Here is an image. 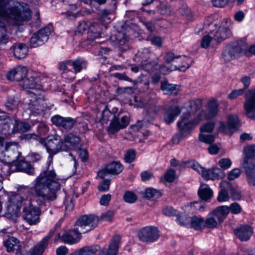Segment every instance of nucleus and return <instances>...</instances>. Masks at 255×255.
<instances>
[{
  "label": "nucleus",
  "instance_id": "5",
  "mask_svg": "<svg viewBox=\"0 0 255 255\" xmlns=\"http://www.w3.org/2000/svg\"><path fill=\"white\" fill-rule=\"evenodd\" d=\"M219 104L217 101L213 99L208 104L206 110L201 111L193 121H190L192 126L195 128L200 122L211 119L217 115L219 112Z\"/></svg>",
  "mask_w": 255,
  "mask_h": 255
},
{
  "label": "nucleus",
  "instance_id": "6",
  "mask_svg": "<svg viewBox=\"0 0 255 255\" xmlns=\"http://www.w3.org/2000/svg\"><path fill=\"white\" fill-rule=\"evenodd\" d=\"M40 143L46 149L51 159L53 155L63 150L62 139L57 134L49 135L47 138H42Z\"/></svg>",
  "mask_w": 255,
  "mask_h": 255
},
{
  "label": "nucleus",
  "instance_id": "12",
  "mask_svg": "<svg viewBox=\"0 0 255 255\" xmlns=\"http://www.w3.org/2000/svg\"><path fill=\"white\" fill-rule=\"evenodd\" d=\"M52 30V25L48 24L33 34L30 40L31 46L36 47L44 44L48 40Z\"/></svg>",
  "mask_w": 255,
  "mask_h": 255
},
{
  "label": "nucleus",
  "instance_id": "38",
  "mask_svg": "<svg viewBox=\"0 0 255 255\" xmlns=\"http://www.w3.org/2000/svg\"><path fill=\"white\" fill-rule=\"evenodd\" d=\"M161 89L165 94H176L177 90L174 85L169 84L166 81H162L161 83Z\"/></svg>",
  "mask_w": 255,
  "mask_h": 255
},
{
  "label": "nucleus",
  "instance_id": "30",
  "mask_svg": "<svg viewBox=\"0 0 255 255\" xmlns=\"http://www.w3.org/2000/svg\"><path fill=\"white\" fill-rule=\"evenodd\" d=\"M3 244L8 252L18 251L21 249L19 241L13 237L8 238L4 242Z\"/></svg>",
  "mask_w": 255,
  "mask_h": 255
},
{
  "label": "nucleus",
  "instance_id": "39",
  "mask_svg": "<svg viewBox=\"0 0 255 255\" xmlns=\"http://www.w3.org/2000/svg\"><path fill=\"white\" fill-rule=\"evenodd\" d=\"M190 225L191 227L196 230H199L205 228V220L200 216H193L190 219Z\"/></svg>",
  "mask_w": 255,
  "mask_h": 255
},
{
  "label": "nucleus",
  "instance_id": "48",
  "mask_svg": "<svg viewBox=\"0 0 255 255\" xmlns=\"http://www.w3.org/2000/svg\"><path fill=\"white\" fill-rule=\"evenodd\" d=\"M228 208V215L230 211L234 214H238L241 212L242 208L241 206L237 203L235 202L231 204L229 207L225 206Z\"/></svg>",
  "mask_w": 255,
  "mask_h": 255
},
{
  "label": "nucleus",
  "instance_id": "54",
  "mask_svg": "<svg viewBox=\"0 0 255 255\" xmlns=\"http://www.w3.org/2000/svg\"><path fill=\"white\" fill-rule=\"evenodd\" d=\"M215 127V123L214 122H209L203 124L200 127V130L201 132H211Z\"/></svg>",
  "mask_w": 255,
  "mask_h": 255
},
{
  "label": "nucleus",
  "instance_id": "3",
  "mask_svg": "<svg viewBox=\"0 0 255 255\" xmlns=\"http://www.w3.org/2000/svg\"><path fill=\"white\" fill-rule=\"evenodd\" d=\"M4 0H0V13L9 16H29L33 13L31 12L28 5L24 3H20L16 1H10L2 7Z\"/></svg>",
  "mask_w": 255,
  "mask_h": 255
},
{
  "label": "nucleus",
  "instance_id": "44",
  "mask_svg": "<svg viewBox=\"0 0 255 255\" xmlns=\"http://www.w3.org/2000/svg\"><path fill=\"white\" fill-rule=\"evenodd\" d=\"M86 66L85 62L82 59H77L74 61L71 60V67L73 68L75 73L80 72L82 69L85 68Z\"/></svg>",
  "mask_w": 255,
  "mask_h": 255
},
{
  "label": "nucleus",
  "instance_id": "53",
  "mask_svg": "<svg viewBox=\"0 0 255 255\" xmlns=\"http://www.w3.org/2000/svg\"><path fill=\"white\" fill-rule=\"evenodd\" d=\"M188 166L191 167L194 170L197 171L199 173L202 174L204 168L202 167L198 162L194 160L188 162Z\"/></svg>",
  "mask_w": 255,
  "mask_h": 255
},
{
  "label": "nucleus",
  "instance_id": "1",
  "mask_svg": "<svg viewBox=\"0 0 255 255\" xmlns=\"http://www.w3.org/2000/svg\"><path fill=\"white\" fill-rule=\"evenodd\" d=\"M58 177L55 172L47 170L40 174L35 180L34 190L37 196L44 200H53L56 198V192L60 189Z\"/></svg>",
  "mask_w": 255,
  "mask_h": 255
},
{
  "label": "nucleus",
  "instance_id": "60",
  "mask_svg": "<svg viewBox=\"0 0 255 255\" xmlns=\"http://www.w3.org/2000/svg\"><path fill=\"white\" fill-rule=\"evenodd\" d=\"M110 181L109 180H105L102 181L98 186V190L101 192H105L109 189Z\"/></svg>",
  "mask_w": 255,
  "mask_h": 255
},
{
  "label": "nucleus",
  "instance_id": "24",
  "mask_svg": "<svg viewBox=\"0 0 255 255\" xmlns=\"http://www.w3.org/2000/svg\"><path fill=\"white\" fill-rule=\"evenodd\" d=\"M201 175L207 180H214L222 178L224 176V173L220 168L215 167L208 169L204 168Z\"/></svg>",
  "mask_w": 255,
  "mask_h": 255
},
{
  "label": "nucleus",
  "instance_id": "40",
  "mask_svg": "<svg viewBox=\"0 0 255 255\" xmlns=\"http://www.w3.org/2000/svg\"><path fill=\"white\" fill-rule=\"evenodd\" d=\"M161 196L160 191L151 188L146 189L143 193L144 198L149 200H155Z\"/></svg>",
  "mask_w": 255,
  "mask_h": 255
},
{
  "label": "nucleus",
  "instance_id": "9",
  "mask_svg": "<svg viewBox=\"0 0 255 255\" xmlns=\"http://www.w3.org/2000/svg\"><path fill=\"white\" fill-rule=\"evenodd\" d=\"M5 123L3 124V133L9 134L17 131L22 132H26L30 130V125L26 123H22L16 119L7 118L5 119Z\"/></svg>",
  "mask_w": 255,
  "mask_h": 255
},
{
  "label": "nucleus",
  "instance_id": "63",
  "mask_svg": "<svg viewBox=\"0 0 255 255\" xmlns=\"http://www.w3.org/2000/svg\"><path fill=\"white\" fill-rule=\"evenodd\" d=\"M243 93V89H240L238 90H235L228 95V97L230 100H234L236 99L239 96L242 95Z\"/></svg>",
  "mask_w": 255,
  "mask_h": 255
},
{
  "label": "nucleus",
  "instance_id": "11",
  "mask_svg": "<svg viewBox=\"0 0 255 255\" xmlns=\"http://www.w3.org/2000/svg\"><path fill=\"white\" fill-rule=\"evenodd\" d=\"M98 224V219L93 215L82 216L75 223L76 228L81 233H85L94 229Z\"/></svg>",
  "mask_w": 255,
  "mask_h": 255
},
{
  "label": "nucleus",
  "instance_id": "18",
  "mask_svg": "<svg viewBox=\"0 0 255 255\" xmlns=\"http://www.w3.org/2000/svg\"><path fill=\"white\" fill-rule=\"evenodd\" d=\"M53 124L57 127H61L65 129H71L76 124V120L70 117H63L56 115L51 118Z\"/></svg>",
  "mask_w": 255,
  "mask_h": 255
},
{
  "label": "nucleus",
  "instance_id": "2",
  "mask_svg": "<svg viewBox=\"0 0 255 255\" xmlns=\"http://www.w3.org/2000/svg\"><path fill=\"white\" fill-rule=\"evenodd\" d=\"M30 201L20 194H9L6 203V216L13 222H16L19 216L20 209L24 208Z\"/></svg>",
  "mask_w": 255,
  "mask_h": 255
},
{
  "label": "nucleus",
  "instance_id": "31",
  "mask_svg": "<svg viewBox=\"0 0 255 255\" xmlns=\"http://www.w3.org/2000/svg\"><path fill=\"white\" fill-rule=\"evenodd\" d=\"M230 184L227 181H222L220 184L221 191L219 192L217 200L219 202H225L229 201L230 196L226 188L230 187Z\"/></svg>",
  "mask_w": 255,
  "mask_h": 255
},
{
  "label": "nucleus",
  "instance_id": "46",
  "mask_svg": "<svg viewBox=\"0 0 255 255\" xmlns=\"http://www.w3.org/2000/svg\"><path fill=\"white\" fill-rule=\"evenodd\" d=\"M121 128H123V127H121L119 120L116 117H114V118L112 119V121L108 128V132L110 133L114 134Z\"/></svg>",
  "mask_w": 255,
  "mask_h": 255
},
{
  "label": "nucleus",
  "instance_id": "4",
  "mask_svg": "<svg viewBox=\"0 0 255 255\" xmlns=\"http://www.w3.org/2000/svg\"><path fill=\"white\" fill-rule=\"evenodd\" d=\"M20 156L17 144L6 143L4 148H0V160L7 164L16 165L15 163Z\"/></svg>",
  "mask_w": 255,
  "mask_h": 255
},
{
  "label": "nucleus",
  "instance_id": "35",
  "mask_svg": "<svg viewBox=\"0 0 255 255\" xmlns=\"http://www.w3.org/2000/svg\"><path fill=\"white\" fill-rule=\"evenodd\" d=\"M198 194L201 199L208 201L213 196V191L206 184H202L199 189Z\"/></svg>",
  "mask_w": 255,
  "mask_h": 255
},
{
  "label": "nucleus",
  "instance_id": "15",
  "mask_svg": "<svg viewBox=\"0 0 255 255\" xmlns=\"http://www.w3.org/2000/svg\"><path fill=\"white\" fill-rule=\"evenodd\" d=\"M138 236L139 240L144 242H154L159 237L157 228L153 226L142 228L139 231Z\"/></svg>",
  "mask_w": 255,
  "mask_h": 255
},
{
  "label": "nucleus",
  "instance_id": "37",
  "mask_svg": "<svg viewBox=\"0 0 255 255\" xmlns=\"http://www.w3.org/2000/svg\"><path fill=\"white\" fill-rule=\"evenodd\" d=\"M101 28L97 23L92 24L89 28L87 34L88 37L91 40H94L100 36Z\"/></svg>",
  "mask_w": 255,
  "mask_h": 255
},
{
  "label": "nucleus",
  "instance_id": "56",
  "mask_svg": "<svg viewBox=\"0 0 255 255\" xmlns=\"http://www.w3.org/2000/svg\"><path fill=\"white\" fill-rule=\"evenodd\" d=\"M241 174V170L239 168H234L230 171L228 175L229 180H233L238 178Z\"/></svg>",
  "mask_w": 255,
  "mask_h": 255
},
{
  "label": "nucleus",
  "instance_id": "13",
  "mask_svg": "<svg viewBox=\"0 0 255 255\" xmlns=\"http://www.w3.org/2000/svg\"><path fill=\"white\" fill-rule=\"evenodd\" d=\"M179 133L176 134L172 138L173 144H178L184 137L187 136L194 128L186 117H183L177 123Z\"/></svg>",
  "mask_w": 255,
  "mask_h": 255
},
{
  "label": "nucleus",
  "instance_id": "45",
  "mask_svg": "<svg viewBox=\"0 0 255 255\" xmlns=\"http://www.w3.org/2000/svg\"><path fill=\"white\" fill-rule=\"evenodd\" d=\"M227 119L229 128H231L233 131H235L240 124V120L238 116L236 115H229Z\"/></svg>",
  "mask_w": 255,
  "mask_h": 255
},
{
  "label": "nucleus",
  "instance_id": "17",
  "mask_svg": "<svg viewBox=\"0 0 255 255\" xmlns=\"http://www.w3.org/2000/svg\"><path fill=\"white\" fill-rule=\"evenodd\" d=\"M166 63H170L177 59L180 58L183 62L181 66L177 67L178 70L181 71H185L190 67L193 63V60L189 57L185 56L176 55L172 52H167L163 57Z\"/></svg>",
  "mask_w": 255,
  "mask_h": 255
},
{
  "label": "nucleus",
  "instance_id": "42",
  "mask_svg": "<svg viewBox=\"0 0 255 255\" xmlns=\"http://www.w3.org/2000/svg\"><path fill=\"white\" fill-rule=\"evenodd\" d=\"M15 166H17L18 170H21L28 174L32 175L34 173V170L33 167L27 162L21 161Z\"/></svg>",
  "mask_w": 255,
  "mask_h": 255
},
{
  "label": "nucleus",
  "instance_id": "25",
  "mask_svg": "<svg viewBox=\"0 0 255 255\" xmlns=\"http://www.w3.org/2000/svg\"><path fill=\"white\" fill-rule=\"evenodd\" d=\"M242 52L239 45L228 46L224 51L223 57L225 60L230 61L238 57Z\"/></svg>",
  "mask_w": 255,
  "mask_h": 255
},
{
  "label": "nucleus",
  "instance_id": "26",
  "mask_svg": "<svg viewBox=\"0 0 255 255\" xmlns=\"http://www.w3.org/2000/svg\"><path fill=\"white\" fill-rule=\"evenodd\" d=\"M202 100L198 99L192 100L186 103L185 106V108L188 111V112L187 114H183L181 117V119L183 117H186L189 121V118L191 114L196 112L202 107Z\"/></svg>",
  "mask_w": 255,
  "mask_h": 255
},
{
  "label": "nucleus",
  "instance_id": "58",
  "mask_svg": "<svg viewBox=\"0 0 255 255\" xmlns=\"http://www.w3.org/2000/svg\"><path fill=\"white\" fill-rule=\"evenodd\" d=\"M114 117L113 114L109 110H104L102 113V118L101 119L102 124H106L109 120V118Z\"/></svg>",
  "mask_w": 255,
  "mask_h": 255
},
{
  "label": "nucleus",
  "instance_id": "29",
  "mask_svg": "<svg viewBox=\"0 0 255 255\" xmlns=\"http://www.w3.org/2000/svg\"><path fill=\"white\" fill-rule=\"evenodd\" d=\"M180 112L181 110L176 106L171 107L167 109L164 116L165 123L169 124L173 122Z\"/></svg>",
  "mask_w": 255,
  "mask_h": 255
},
{
  "label": "nucleus",
  "instance_id": "50",
  "mask_svg": "<svg viewBox=\"0 0 255 255\" xmlns=\"http://www.w3.org/2000/svg\"><path fill=\"white\" fill-rule=\"evenodd\" d=\"M232 162L228 158H221L218 161V164L220 167L223 170L229 169L232 165Z\"/></svg>",
  "mask_w": 255,
  "mask_h": 255
},
{
  "label": "nucleus",
  "instance_id": "21",
  "mask_svg": "<svg viewBox=\"0 0 255 255\" xmlns=\"http://www.w3.org/2000/svg\"><path fill=\"white\" fill-rule=\"evenodd\" d=\"M38 82L37 78H35L33 76L30 77L24 81L22 88L29 95V93H38L40 89V85L38 84Z\"/></svg>",
  "mask_w": 255,
  "mask_h": 255
},
{
  "label": "nucleus",
  "instance_id": "19",
  "mask_svg": "<svg viewBox=\"0 0 255 255\" xmlns=\"http://www.w3.org/2000/svg\"><path fill=\"white\" fill-rule=\"evenodd\" d=\"M80 145V139L76 135L70 133L64 136L62 140L63 150L75 149Z\"/></svg>",
  "mask_w": 255,
  "mask_h": 255
},
{
  "label": "nucleus",
  "instance_id": "52",
  "mask_svg": "<svg viewBox=\"0 0 255 255\" xmlns=\"http://www.w3.org/2000/svg\"><path fill=\"white\" fill-rule=\"evenodd\" d=\"M163 214L166 216H177L179 212L175 209H173L172 207L167 206L163 208Z\"/></svg>",
  "mask_w": 255,
  "mask_h": 255
},
{
  "label": "nucleus",
  "instance_id": "14",
  "mask_svg": "<svg viewBox=\"0 0 255 255\" xmlns=\"http://www.w3.org/2000/svg\"><path fill=\"white\" fill-rule=\"evenodd\" d=\"M244 109L245 115L251 119H255V90L248 91L245 96Z\"/></svg>",
  "mask_w": 255,
  "mask_h": 255
},
{
  "label": "nucleus",
  "instance_id": "57",
  "mask_svg": "<svg viewBox=\"0 0 255 255\" xmlns=\"http://www.w3.org/2000/svg\"><path fill=\"white\" fill-rule=\"evenodd\" d=\"M199 139L201 141L208 144L211 143L214 141V136L210 134H201Z\"/></svg>",
  "mask_w": 255,
  "mask_h": 255
},
{
  "label": "nucleus",
  "instance_id": "61",
  "mask_svg": "<svg viewBox=\"0 0 255 255\" xmlns=\"http://www.w3.org/2000/svg\"><path fill=\"white\" fill-rule=\"evenodd\" d=\"M219 129L221 132L226 134H229L233 131L231 128H229V125L228 124H226L224 122L220 123Z\"/></svg>",
  "mask_w": 255,
  "mask_h": 255
},
{
  "label": "nucleus",
  "instance_id": "28",
  "mask_svg": "<svg viewBox=\"0 0 255 255\" xmlns=\"http://www.w3.org/2000/svg\"><path fill=\"white\" fill-rule=\"evenodd\" d=\"M245 155L243 160L245 161V165L247 167L248 162H250L252 168L255 166V145L246 147L244 149Z\"/></svg>",
  "mask_w": 255,
  "mask_h": 255
},
{
  "label": "nucleus",
  "instance_id": "32",
  "mask_svg": "<svg viewBox=\"0 0 255 255\" xmlns=\"http://www.w3.org/2000/svg\"><path fill=\"white\" fill-rule=\"evenodd\" d=\"M11 49L14 56L18 59L25 57L28 52L26 45L22 43L15 44L11 47Z\"/></svg>",
  "mask_w": 255,
  "mask_h": 255
},
{
  "label": "nucleus",
  "instance_id": "34",
  "mask_svg": "<svg viewBox=\"0 0 255 255\" xmlns=\"http://www.w3.org/2000/svg\"><path fill=\"white\" fill-rule=\"evenodd\" d=\"M242 166L245 168L249 184L252 186H255V166L252 168L250 162H248L247 167L245 165V161L243 160Z\"/></svg>",
  "mask_w": 255,
  "mask_h": 255
},
{
  "label": "nucleus",
  "instance_id": "20",
  "mask_svg": "<svg viewBox=\"0 0 255 255\" xmlns=\"http://www.w3.org/2000/svg\"><path fill=\"white\" fill-rule=\"evenodd\" d=\"M27 73L26 68L23 66H18L10 70L6 74L8 80L13 81H19L26 77Z\"/></svg>",
  "mask_w": 255,
  "mask_h": 255
},
{
  "label": "nucleus",
  "instance_id": "8",
  "mask_svg": "<svg viewBox=\"0 0 255 255\" xmlns=\"http://www.w3.org/2000/svg\"><path fill=\"white\" fill-rule=\"evenodd\" d=\"M231 21L229 18H225L221 25L216 29L210 30L209 32L212 35L214 40L217 43H220L231 35L230 28Z\"/></svg>",
  "mask_w": 255,
  "mask_h": 255
},
{
  "label": "nucleus",
  "instance_id": "22",
  "mask_svg": "<svg viewBox=\"0 0 255 255\" xmlns=\"http://www.w3.org/2000/svg\"><path fill=\"white\" fill-rule=\"evenodd\" d=\"M81 239V234L76 228L63 234L61 237L62 242L69 245L76 244Z\"/></svg>",
  "mask_w": 255,
  "mask_h": 255
},
{
  "label": "nucleus",
  "instance_id": "47",
  "mask_svg": "<svg viewBox=\"0 0 255 255\" xmlns=\"http://www.w3.org/2000/svg\"><path fill=\"white\" fill-rule=\"evenodd\" d=\"M8 42V37L6 34V30L5 25L0 20V44L6 43Z\"/></svg>",
  "mask_w": 255,
  "mask_h": 255
},
{
  "label": "nucleus",
  "instance_id": "64",
  "mask_svg": "<svg viewBox=\"0 0 255 255\" xmlns=\"http://www.w3.org/2000/svg\"><path fill=\"white\" fill-rule=\"evenodd\" d=\"M175 171L173 169L168 170L164 175V178L166 181L172 182L175 179Z\"/></svg>",
  "mask_w": 255,
  "mask_h": 255
},
{
  "label": "nucleus",
  "instance_id": "43",
  "mask_svg": "<svg viewBox=\"0 0 255 255\" xmlns=\"http://www.w3.org/2000/svg\"><path fill=\"white\" fill-rule=\"evenodd\" d=\"M214 41L213 37L209 31L202 37L201 40V47L207 49L213 43Z\"/></svg>",
  "mask_w": 255,
  "mask_h": 255
},
{
  "label": "nucleus",
  "instance_id": "49",
  "mask_svg": "<svg viewBox=\"0 0 255 255\" xmlns=\"http://www.w3.org/2000/svg\"><path fill=\"white\" fill-rule=\"evenodd\" d=\"M18 101L14 98H9L6 103L5 106L9 110H14L17 108Z\"/></svg>",
  "mask_w": 255,
  "mask_h": 255
},
{
  "label": "nucleus",
  "instance_id": "62",
  "mask_svg": "<svg viewBox=\"0 0 255 255\" xmlns=\"http://www.w3.org/2000/svg\"><path fill=\"white\" fill-rule=\"evenodd\" d=\"M114 215V212L112 211H108L103 213L101 215V219L105 221H111Z\"/></svg>",
  "mask_w": 255,
  "mask_h": 255
},
{
  "label": "nucleus",
  "instance_id": "41",
  "mask_svg": "<svg viewBox=\"0 0 255 255\" xmlns=\"http://www.w3.org/2000/svg\"><path fill=\"white\" fill-rule=\"evenodd\" d=\"M107 170L110 174H118L123 170L122 164L118 162H114L109 163L107 166Z\"/></svg>",
  "mask_w": 255,
  "mask_h": 255
},
{
  "label": "nucleus",
  "instance_id": "27",
  "mask_svg": "<svg viewBox=\"0 0 255 255\" xmlns=\"http://www.w3.org/2000/svg\"><path fill=\"white\" fill-rule=\"evenodd\" d=\"M253 233V228L247 225L241 226L235 230V235L242 241L248 240Z\"/></svg>",
  "mask_w": 255,
  "mask_h": 255
},
{
  "label": "nucleus",
  "instance_id": "51",
  "mask_svg": "<svg viewBox=\"0 0 255 255\" xmlns=\"http://www.w3.org/2000/svg\"><path fill=\"white\" fill-rule=\"evenodd\" d=\"M124 199L126 202L133 203L136 201L137 196L131 192L127 191L125 193Z\"/></svg>",
  "mask_w": 255,
  "mask_h": 255
},
{
  "label": "nucleus",
  "instance_id": "59",
  "mask_svg": "<svg viewBox=\"0 0 255 255\" xmlns=\"http://www.w3.org/2000/svg\"><path fill=\"white\" fill-rule=\"evenodd\" d=\"M135 154L133 150H129L127 151L125 156V160L127 163L132 162L135 159Z\"/></svg>",
  "mask_w": 255,
  "mask_h": 255
},
{
  "label": "nucleus",
  "instance_id": "16",
  "mask_svg": "<svg viewBox=\"0 0 255 255\" xmlns=\"http://www.w3.org/2000/svg\"><path fill=\"white\" fill-rule=\"evenodd\" d=\"M221 212L216 215V219H214V215L213 213H209L207 219L205 221V227L214 228L218 227L228 215V209L227 207H223Z\"/></svg>",
  "mask_w": 255,
  "mask_h": 255
},
{
  "label": "nucleus",
  "instance_id": "33",
  "mask_svg": "<svg viewBox=\"0 0 255 255\" xmlns=\"http://www.w3.org/2000/svg\"><path fill=\"white\" fill-rule=\"evenodd\" d=\"M205 207L206 204L200 201L188 204L185 206V210L189 212L196 213L197 212H203Z\"/></svg>",
  "mask_w": 255,
  "mask_h": 255
},
{
  "label": "nucleus",
  "instance_id": "23",
  "mask_svg": "<svg viewBox=\"0 0 255 255\" xmlns=\"http://www.w3.org/2000/svg\"><path fill=\"white\" fill-rule=\"evenodd\" d=\"M120 241L121 237L120 236L116 235L114 236L109 245L108 248L106 250V252L104 251H100V248H99V251L93 255H95L97 253H102L103 252L104 253V255H117ZM96 246H97V245ZM98 247H100L99 246Z\"/></svg>",
  "mask_w": 255,
  "mask_h": 255
},
{
  "label": "nucleus",
  "instance_id": "7",
  "mask_svg": "<svg viewBox=\"0 0 255 255\" xmlns=\"http://www.w3.org/2000/svg\"><path fill=\"white\" fill-rule=\"evenodd\" d=\"M41 214L40 208L33 206L30 201L23 208L22 218L30 226L36 225L40 223Z\"/></svg>",
  "mask_w": 255,
  "mask_h": 255
},
{
  "label": "nucleus",
  "instance_id": "55",
  "mask_svg": "<svg viewBox=\"0 0 255 255\" xmlns=\"http://www.w3.org/2000/svg\"><path fill=\"white\" fill-rule=\"evenodd\" d=\"M190 219L191 218L190 217L184 215L180 216L179 214L177 216V220L178 223L184 226L190 225Z\"/></svg>",
  "mask_w": 255,
  "mask_h": 255
},
{
  "label": "nucleus",
  "instance_id": "10",
  "mask_svg": "<svg viewBox=\"0 0 255 255\" xmlns=\"http://www.w3.org/2000/svg\"><path fill=\"white\" fill-rule=\"evenodd\" d=\"M30 102L28 104L30 114L39 115L46 109V104L42 97L38 93H29Z\"/></svg>",
  "mask_w": 255,
  "mask_h": 255
},
{
  "label": "nucleus",
  "instance_id": "36",
  "mask_svg": "<svg viewBox=\"0 0 255 255\" xmlns=\"http://www.w3.org/2000/svg\"><path fill=\"white\" fill-rule=\"evenodd\" d=\"M111 39L116 42L118 45H123L127 40V36L123 31L119 30L114 31L111 36Z\"/></svg>",
  "mask_w": 255,
  "mask_h": 255
}]
</instances>
